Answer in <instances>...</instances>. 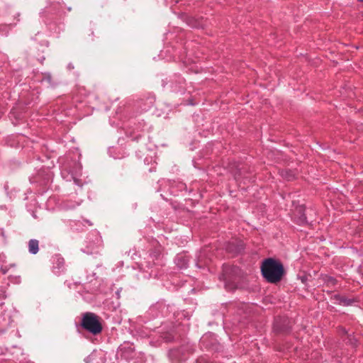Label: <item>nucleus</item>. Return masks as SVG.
Instances as JSON below:
<instances>
[{"instance_id": "nucleus-17", "label": "nucleus", "mask_w": 363, "mask_h": 363, "mask_svg": "<svg viewBox=\"0 0 363 363\" xmlns=\"http://www.w3.org/2000/svg\"><path fill=\"white\" fill-rule=\"evenodd\" d=\"M65 265V259L63 257H61L60 256L55 257V268H57L58 269H61L63 268Z\"/></svg>"}, {"instance_id": "nucleus-10", "label": "nucleus", "mask_w": 363, "mask_h": 363, "mask_svg": "<svg viewBox=\"0 0 363 363\" xmlns=\"http://www.w3.org/2000/svg\"><path fill=\"white\" fill-rule=\"evenodd\" d=\"M119 352L121 357L126 360L133 358L135 353V348L133 344L124 343L119 347Z\"/></svg>"}, {"instance_id": "nucleus-6", "label": "nucleus", "mask_w": 363, "mask_h": 363, "mask_svg": "<svg viewBox=\"0 0 363 363\" xmlns=\"http://www.w3.org/2000/svg\"><path fill=\"white\" fill-rule=\"evenodd\" d=\"M192 348L188 345H183L169 350L168 357L173 363H179L187 358V355L192 353Z\"/></svg>"}, {"instance_id": "nucleus-13", "label": "nucleus", "mask_w": 363, "mask_h": 363, "mask_svg": "<svg viewBox=\"0 0 363 363\" xmlns=\"http://www.w3.org/2000/svg\"><path fill=\"white\" fill-rule=\"evenodd\" d=\"M174 262L178 268L181 269H186L189 266V257L185 254H178Z\"/></svg>"}, {"instance_id": "nucleus-26", "label": "nucleus", "mask_w": 363, "mask_h": 363, "mask_svg": "<svg viewBox=\"0 0 363 363\" xmlns=\"http://www.w3.org/2000/svg\"><path fill=\"white\" fill-rule=\"evenodd\" d=\"M362 17H363V12H362Z\"/></svg>"}, {"instance_id": "nucleus-20", "label": "nucleus", "mask_w": 363, "mask_h": 363, "mask_svg": "<svg viewBox=\"0 0 363 363\" xmlns=\"http://www.w3.org/2000/svg\"><path fill=\"white\" fill-rule=\"evenodd\" d=\"M247 172V168L245 167H242V168L239 169L235 174V179L239 178L240 177L245 176V173Z\"/></svg>"}, {"instance_id": "nucleus-7", "label": "nucleus", "mask_w": 363, "mask_h": 363, "mask_svg": "<svg viewBox=\"0 0 363 363\" xmlns=\"http://www.w3.org/2000/svg\"><path fill=\"white\" fill-rule=\"evenodd\" d=\"M293 206H294V209L292 210V220L299 225H307L308 222L305 214L306 206L304 205L295 206L294 201L293 202Z\"/></svg>"}, {"instance_id": "nucleus-5", "label": "nucleus", "mask_w": 363, "mask_h": 363, "mask_svg": "<svg viewBox=\"0 0 363 363\" xmlns=\"http://www.w3.org/2000/svg\"><path fill=\"white\" fill-rule=\"evenodd\" d=\"M293 323L286 317L277 316L273 323V332L277 335H288L292 331Z\"/></svg>"}, {"instance_id": "nucleus-14", "label": "nucleus", "mask_w": 363, "mask_h": 363, "mask_svg": "<svg viewBox=\"0 0 363 363\" xmlns=\"http://www.w3.org/2000/svg\"><path fill=\"white\" fill-rule=\"evenodd\" d=\"M184 79L182 78H179L178 79L172 81L170 82V89L172 92H182L184 90L183 87Z\"/></svg>"}, {"instance_id": "nucleus-15", "label": "nucleus", "mask_w": 363, "mask_h": 363, "mask_svg": "<svg viewBox=\"0 0 363 363\" xmlns=\"http://www.w3.org/2000/svg\"><path fill=\"white\" fill-rule=\"evenodd\" d=\"M320 279L322 280V281L328 286V287H332L337 284V279L331 276H329L328 274H321L320 276Z\"/></svg>"}, {"instance_id": "nucleus-3", "label": "nucleus", "mask_w": 363, "mask_h": 363, "mask_svg": "<svg viewBox=\"0 0 363 363\" xmlns=\"http://www.w3.org/2000/svg\"><path fill=\"white\" fill-rule=\"evenodd\" d=\"M162 251L163 248L159 244H157L153 248L150 250L147 257H145L139 263L140 269L149 272L150 277H157V272L152 269L153 266L162 265V264L160 263Z\"/></svg>"}, {"instance_id": "nucleus-2", "label": "nucleus", "mask_w": 363, "mask_h": 363, "mask_svg": "<svg viewBox=\"0 0 363 363\" xmlns=\"http://www.w3.org/2000/svg\"><path fill=\"white\" fill-rule=\"evenodd\" d=\"M261 273L267 282L277 284L282 279L285 274V269L279 260L269 257L262 261Z\"/></svg>"}, {"instance_id": "nucleus-22", "label": "nucleus", "mask_w": 363, "mask_h": 363, "mask_svg": "<svg viewBox=\"0 0 363 363\" xmlns=\"http://www.w3.org/2000/svg\"><path fill=\"white\" fill-rule=\"evenodd\" d=\"M196 363H213L205 357H200L196 360Z\"/></svg>"}, {"instance_id": "nucleus-4", "label": "nucleus", "mask_w": 363, "mask_h": 363, "mask_svg": "<svg viewBox=\"0 0 363 363\" xmlns=\"http://www.w3.org/2000/svg\"><path fill=\"white\" fill-rule=\"evenodd\" d=\"M79 326L94 335L101 333L103 330L100 317L91 312L82 314Z\"/></svg>"}, {"instance_id": "nucleus-21", "label": "nucleus", "mask_w": 363, "mask_h": 363, "mask_svg": "<svg viewBox=\"0 0 363 363\" xmlns=\"http://www.w3.org/2000/svg\"><path fill=\"white\" fill-rule=\"evenodd\" d=\"M16 267L15 264H11L9 265V267H8V266H1V268H0V271H1V272L3 274H6L9 272V269L11 267Z\"/></svg>"}, {"instance_id": "nucleus-8", "label": "nucleus", "mask_w": 363, "mask_h": 363, "mask_svg": "<svg viewBox=\"0 0 363 363\" xmlns=\"http://www.w3.org/2000/svg\"><path fill=\"white\" fill-rule=\"evenodd\" d=\"M155 101V96L151 93H147L140 97L135 102V106L140 109V112L148 111L153 106Z\"/></svg>"}, {"instance_id": "nucleus-12", "label": "nucleus", "mask_w": 363, "mask_h": 363, "mask_svg": "<svg viewBox=\"0 0 363 363\" xmlns=\"http://www.w3.org/2000/svg\"><path fill=\"white\" fill-rule=\"evenodd\" d=\"M279 173L284 179L287 181H293L296 179L298 171L296 169H281L279 170Z\"/></svg>"}, {"instance_id": "nucleus-9", "label": "nucleus", "mask_w": 363, "mask_h": 363, "mask_svg": "<svg viewBox=\"0 0 363 363\" xmlns=\"http://www.w3.org/2000/svg\"><path fill=\"white\" fill-rule=\"evenodd\" d=\"M245 249V245L241 240L228 242L225 245V250L228 253L236 255L241 253Z\"/></svg>"}, {"instance_id": "nucleus-11", "label": "nucleus", "mask_w": 363, "mask_h": 363, "mask_svg": "<svg viewBox=\"0 0 363 363\" xmlns=\"http://www.w3.org/2000/svg\"><path fill=\"white\" fill-rule=\"evenodd\" d=\"M332 298L337 301L338 304L344 306H352L357 302V300L354 298H350L340 294H335Z\"/></svg>"}, {"instance_id": "nucleus-24", "label": "nucleus", "mask_w": 363, "mask_h": 363, "mask_svg": "<svg viewBox=\"0 0 363 363\" xmlns=\"http://www.w3.org/2000/svg\"><path fill=\"white\" fill-rule=\"evenodd\" d=\"M196 266L199 267V268H202L203 267L201 265H200L199 263H196Z\"/></svg>"}, {"instance_id": "nucleus-23", "label": "nucleus", "mask_w": 363, "mask_h": 363, "mask_svg": "<svg viewBox=\"0 0 363 363\" xmlns=\"http://www.w3.org/2000/svg\"><path fill=\"white\" fill-rule=\"evenodd\" d=\"M83 251L84 252H86V253H90V254H92V253H96L97 252V250H95L94 252L93 251H90L89 249V247H86L84 250H83Z\"/></svg>"}, {"instance_id": "nucleus-1", "label": "nucleus", "mask_w": 363, "mask_h": 363, "mask_svg": "<svg viewBox=\"0 0 363 363\" xmlns=\"http://www.w3.org/2000/svg\"><path fill=\"white\" fill-rule=\"evenodd\" d=\"M220 280L225 283V288L229 291L244 287L245 276L242 269L234 265L224 264L222 272L219 276Z\"/></svg>"}, {"instance_id": "nucleus-18", "label": "nucleus", "mask_w": 363, "mask_h": 363, "mask_svg": "<svg viewBox=\"0 0 363 363\" xmlns=\"http://www.w3.org/2000/svg\"><path fill=\"white\" fill-rule=\"evenodd\" d=\"M43 80L45 82H47L52 86H54L56 85V83H55L52 81V75L49 73L44 74Z\"/></svg>"}, {"instance_id": "nucleus-16", "label": "nucleus", "mask_w": 363, "mask_h": 363, "mask_svg": "<svg viewBox=\"0 0 363 363\" xmlns=\"http://www.w3.org/2000/svg\"><path fill=\"white\" fill-rule=\"evenodd\" d=\"M39 242L38 240L31 239L28 242V250L32 255H35L39 250Z\"/></svg>"}, {"instance_id": "nucleus-19", "label": "nucleus", "mask_w": 363, "mask_h": 363, "mask_svg": "<svg viewBox=\"0 0 363 363\" xmlns=\"http://www.w3.org/2000/svg\"><path fill=\"white\" fill-rule=\"evenodd\" d=\"M162 338L165 342H172L174 340V336L169 333L164 334Z\"/></svg>"}, {"instance_id": "nucleus-25", "label": "nucleus", "mask_w": 363, "mask_h": 363, "mask_svg": "<svg viewBox=\"0 0 363 363\" xmlns=\"http://www.w3.org/2000/svg\"><path fill=\"white\" fill-rule=\"evenodd\" d=\"M3 305V303H0V306H1Z\"/></svg>"}]
</instances>
